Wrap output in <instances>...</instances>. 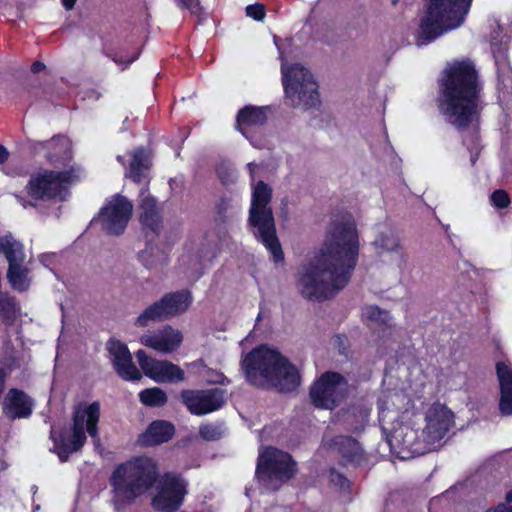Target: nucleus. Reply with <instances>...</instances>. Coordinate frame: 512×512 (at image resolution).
I'll use <instances>...</instances> for the list:
<instances>
[{
    "label": "nucleus",
    "instance_id": "54",
    "mask_svg": "<svg viewBox=\"0 0 512 512\" xmlns=\"http://www.w3.org/2000/svg\"><path fill=\"white\" fill-rule=\"evenodd\" d=\"M91 94H92L93 96H95V99H98V96H99V95H98V94H96V92H95V91H92V92H91Z\"/></svg>",
    "mask_w": 512,
    "mask_h": 512
},
{
    "label": "nucleus",
    "instance_id": "16",
    "mask_svg": "<svg viewBox=\"0 0 512 512\" xmlns=\"http://www.w3.org/2000/svg\"><path fill=\"white\" fill-rule=\"evenodd\" d=\"M426 425L421 431L432 450L441 446L442 440L454 425V414L445 405L434 403L425 415Z\"/></svg>",
    "mask_w": 512,
    "mask_h": 512
},
{
    "label": "nucleus",
    "instance_id": "25",
    "mask_svg": "<svg viewBox=\"0 0 512 512\" xmlns=\"http://www.w3.org/2000/svg\"><path fill=\"white\" fill-rule=\"evenodd\" d=\"M175 433L174 425L166 420H155L138 439L142 446H154L168 442Z\"/></svg>",
    "mask_w": 512,
    "mask_h": 512
},
{
    "label": "nucleus",
    "instance_id": "43",
    "mask_svg": "<svg viewBox=\"0 0 512 512\" xmlns=\"http://www.w3.org/2000/svg\"><path fill=\"white\" fill-rule=\"evenodd\" d=\"M230 207V199L221 198L216 205V211L220 220H224L225 214Z\"/></svg>",
    "mask_w": 512,
    "mask_h": 512
},
{
    "label": "nucleus",
    "instance_id": "42",
    "mask_svg": "<svg viewBox=\"0 0 512 512\" xmlns=\"http://www.w3.org/2000/svg\"><path fill=\"white\" fill-rule=\"evenodd\" d=\"M58 254L56 253H45L41 254L39 257L40 262L47 268H49L52 272L55 273V265L58 262Z\"/></svg>",
    "mask_w": 512,
    "mask_h": 512
},
{
    "label": "nucleus",
    "instance_id": "6",
    "mask_svg": "<svg viewBox=\"0 0 512 512\" xmlns=\"http://www.w3.org/2000/svg\"><path fill=\"white\" fill-rule=\"evenodd\" d=\"M427 1V11L420 24V36L427 42L461 26L472 3V0Z\"/></svg>",
    "mask_w": 512,
    "mask_h": 512
},
{
    "label": "nucleus",
    "instance_id": "40",
    "mask_svg": "<svg viewBox=\"0 0 512 512\" xmlns=\"http://www.w3.org/2000/svg\"><path fill=\"white\" fill-rule=\"evenodd\" d=\"M246 15L254 20L261 21L265 17V8L261 4L248 5L246 7Z\"/></svg>",
    "mask_w": 512,
    "mask_h": 512
},
{
    "label": "nucleus",
    "instance_id": "58",
    "mask_svg": "<svg viewBox=\"0 0 512 512\" xmlns=\"http://www.w3.org/2000/svg\"><path fill=\"white\" fill-rule=\"evenodd\" d=\"M61 3L64 5V0H61Z\"/></svg>",
    "mask_w": 512,
    "mask_h": 512
},
{
    "label": "nucleus",
    "instance_id": "19",
    "mask_svg": "<svg viewBox=\"0 0 512 512\" xmlns=\"http://www.w3.org/2000/svg\"><path fill=\"white\" fill-rule=\"evenodd\" d=\"M106 349L116 373L126 381H138L141 373L132 361L127 345L117 339H109Z\"/></svg>",
    "mask_w": 512,
    "mask_h": 512
},
{
    "label": "nucleus",
    "instance_id": "17",
    "mask_svg": "<svg viewBox=\"0 0 512 512\" xmlns=\"http://www.w3.org/2000/svg\"><path fill=\"white\" fill-rule=\"evenodd\" d=\"M226 392L221 388L205 390H182L180 398L189 412L194 415H205L223 407Z\"/></svg>",
    "mask_w": 512,
    "mask_h": 512
},
{
    "label": "nucleus",
    "instance_id": "21",
    "mask_svg": "<svg viewBox=\"0 0 512 512\" xmlns=\"http://www.w3.org/2000/svg\"><path fill=\"white\" fill-rule=\"evenodd\" d=\"M34 400L25 391L19 388H10L3 402V414L10 420L26 419L33 413Z\"/></svg>",
    "mask_w": 512,
    "mask_h": 512
},
{
    "label": "nucleus",
    "instance_id": "37",
    "mask_svg": "<svg viewBox=\"0 0 512 512\" xmlns=\"http://www.w3.org/2000/svg\"><path fill=\"white\" fill-rule=\"evenodd\" d=\"M216 173L220 181L224 184H230L235 182L237 178L236 169L229 162H222L216 168Z\"/></svg>",
    "mask_w": 512,
    "mask_h": 512
},
{
    "label": "nucleus",
    "instance_id": "10",
    "mask_svg": "<svg viewBox=\"0 0 512 512\" xmlns=\"http://www.w3.org/2000/svg\"><path fill=\"white\" fill-rule=\"evenodd\" d=\"M73 427L71 436L66 439V458L68 454L79 451L86 443V433L95 444L99 443L98 422L100 419V403L81 401L73 406Z\"/></svg>",
    "mask_w": 512,
    "mask_h": 512
},
{
    "label": "nucleus",
    "instance_id": "2",
    "mask_svg": "<svg viewBox=\"0 0 512 512\" xmlns=\"http://www.w3.org/2000/svg\"><path fill=\"white\" fill-rule=\"evenodd\" d=\"M437 105L441 115L458 130L477 120L484 108V87L474 63L454 61L439 80Z\"/></svg>",
    "mask_w": 512,
    "mask_h": 512
},
{
    "label": "nucleus",
    "instance_id": "7",
    "mask_svg": "<svg viewBox=\"0 0 512 512\" xmlns=\"http://www.w3.org/2000/svg\"><path fill=\"white\" fill-rule=\"evenodd\" d=\"M149 158L144 149L138 148L132 154L131 163L126 176L135 183H145L141 189L140 198V222L142 224L145 237L154 240L161 229V217L157 207V202L148 192L149 176Z\"/></svg>",
    "mask_w": 512,
    "mask_h": 512
},
{
    "label": "nucleus",
    "instance_id": "39",
    "mask_svg": "<svg viewBox=\"0 0 512 512\" xmlns=\"http://www.w3.org/2000/svg\"><path fill=\"white\" fill-rule=\"evenodd\" d=\"M492 204L500 209L508 207L510 204V198L506 191L504 190H496L490 196Z\"/></svg>",
    "mask_w": 512,
    "mask_h": 512
},
{
    "label": "nucleus",
    "instance_id": "55",
    "mask_svg": "<svg viewBox=\"0 0 512 512\" xmlns=\"http://www.w3.org/2000/svg\"><path fill=\"white\" fill-rule=\"evenodd\" d=\"M114 61H115L116 63H120V62H121V60H120V59H117V58H114Z\"/></svg>",
    "mask_w": 512,
    "mask_h": 512
},
{
    "label": "nucleus",
    "instance_id": "52",
    "mask_svg": "<svg viewBox=\"0 0 512 512\" xmlns=\"http://www.w3.org/2000/svg\"><path fill=\"white\" fill-rule=\"evenodd\" d=\"M117 161L120 162L121 164H125V161H124V157L123 156H117Z\"/></svg>",
    "mask_w": 512,
    "mask_h": 512
},
{
    "label": "nucleus",
    "instance_id": "5",
    "mask_svg": "<svg viewBox=\"0 0 512 512\" xmlns=\"http://www.w3.org/2000/svg\"><path fill=\"white\" fill-rule=\"evenodd\" d=\"M271 187L263 181H258L252 188L249 224L253 234L271 253L275 263L283 262L284 254L276 234V227L270 202Z\"/></svg>",
    "mask_w": 512,
    "mask_h": 512
},
{
    "label": "nucleus",
    "instance_id": "47",
    "mask_svg": "<svg viewBox=\"0 0 512 512\" xmlns=\"http://www.w3.org/2000/svg\"><path fill=\"white\" fill-rule=\"evenodd\" d=\"M247 168H248V170L250 172L252 181H254V171H255V168H256V164L253 163V162L248 163L247 164Z\"/></svg>",
    "mask_w": 512,
    "mask_h": 512
},
{
    "label": "nucleus",
    "instance_id": "51",
    "mask_svg": "<svg viewBox=\"0 0 512 512\" xmlns=\"http://www.w3.org/2000/svg\"><path fill=\"white\" fill-rule=\"evenodd\" d=\"M506 500L508 502H511L512 503V491H509L507 494H506Z\"/></svg>",
    "mask_w": 512,
    "mask_h": 512
},
{
    "label": "nucleus",
    "instance_id": "22",
    "mask_svg": "<svg viewBox=\"0 0 512 512\" xmlns=\"http://www.w3.org/2000/svg\"><path fill=\"white\" fill-rule=\"evenodd\" d=\"M390 443L391 445L395 443L399 447L417 455H423L433 451L431 446L428 445L426 437L420 436L418 430L408 424H402L394 429Z\"/></svg>",
    "mask_w": 512,
    "mask_h": 512
},
{
    "label": "nucleus",
    "instance_id": "30",
    "mask_svg": "<svg viewBox=\"0 0 512 512\" xmlns=\"http://www.w3.org/2000/svg\"><path fill=\"white\" fill-rule=\"evenodd\" d=\"M29 268L26 262L9 265L6 273L7 280L14 290L26 291L30 286Z\"/></svg>",
    "mask_w": 512,
    "mask_h": 512
},
{
    "label": "nucleus",
    "instance_id": "11",
    "mask_svg": "<svg viewBox=\"0 0 512 512\" xmlns=\"http://www.w3.org/2000/svg\"><path fill=\"white\" fill-rule=\"evenodd\" d=\"M193 301L189 290L165 294L160 300L146 307L134 320L136 327L144 328L153 323L166 321L184 313Z\"/></svg>",
    "mask_w": 512,
    "mask_h": 512
},
{
    "label": "nucleus",
    "instance_id": "27",
    "mask_svg": "<svg viewBox=\"0 0 512 512\" xmlns=\"http://www.w3.org/2000/svg\"><path fill=\"white\" fill-rule=\"evenodd\" d=\"M0 254L6 259L8 266L26 262L24 244L10 232L0 236Z\"/></svg>",
    "mask_w": 512,
    "mask_h": 512
},
{
    "label": "nucleus",
    "instance_id": "53",
    "mask_svg": "<svg viewBox=\"0 0 512 512\" xmlns=\"http://www.w3.org/2000/svg\"><path fill=\"white\" fill-rule=\"evenodd\" d=\"M137 57H138V54H136L134 57H132L131 59H129V60L127 61V65H129V64H131L133 61H135V60L137 59Z\"/></svg>",
    "mask_w": 512,
    "mask_h": 512
},
{
    "label": "nucleus",
    "instance_id": "34",
    "mask_svg": "<svg viewBox=\"0 0 512 512\" xmlns=\"http://www.w3.org/2000/svg\"><path fill=\"white\" fill-rule=\"evenodd\" d=\"M223 424L205 423L199 427V435L206 441L219 440L224 434Z\"/></svg>",
    "mask_w": 512,
    "mask_h": 512
},
{
    "label": "nucleus",
    "instance_id": "28",
    "mask_svg": "<svg viewBox=\"0 0 512 512\" xmlns=\"http://www.w3.org/2000/svg\"><path fill=\"white\" fill-rule=\"evenodd\" d=\"M21 316V305L8 291H0V321L6 327L15 325Z\"/></svg>",
    "mask_w": 512,
    "mask_h": 512
},
{
    "label": "nucleus",
    "instance_id": "26",
    "mask_svg": "<svg viewBox=\"0 0 512 512\" xmlns=\"http://www.w3.org/2000/svg\"><path fill=\"white\" fill-rule=\"evenodd\" d=\"M497 376L500 383L499 410L502 415H512V370L503 362L496 365Z\"/></svg>",
    "mask_w": 512,
    "mask_h": 512
},
{
    "label": "nucleus",
    "instance_id": "24",
    "mask_svg": "<svg viewBox=\"0 0 512 512\" xmlns=\"http://www.w3.org/2000/svg\"><path fill=\"white\" fill-rule=\"evenodd\" d=\"M268 108L247 105L240 109L236 116V128L246 138L251 129L261 127L266 124Z\"/></svg>",
    "mask_w": 512,
    "mask_h": 512
},
{
    "label": "nucleus",
    "instance_id": "15",
    "mask_svg": "<svg viewBox=\"0 0 512 512\" xmlns=\"http://www.w3.org/2000/svg\"><path fill=\"white\" fill-rule=\"evenodd\" d=\"M187 482L180 476L167 473L163 476L152 506L160 512H175L187 494Z\"/></svg>",
    "mask_w": 512,
    "mask_h": 512
},
{
    "label": "nucleus",
    "instance_id": "38",
    "mask_svg": "<svg viewBox=\"0 0 512 512\" xmlns=\"http://www.w3.org/2000/svg\"><path fill=\"white\" fill-rule=\"evenodd\" d=\"M180 9L188 10L191 15L200 17L203 14V8L199 0H174Z\"/></svg>",
    "mask_w": 512,
    "mask_h": 512
},
{
    "label": "nucleus",
    "instance_id": "23",
    "mask_svg": "<svg viewBox=\"0 0 512 512\" xmlns=\"http://www.w3.org/2000/svg\"><path fill=\"white\" fill-rule=\"evenodd\" d=\"M373 245L379 255L385 252L392 253L399 268H403L407 264L408 254L392 230L379 233L374 239Z\"/></svg>",
    "mask_w": 512,
    "mask_h": 512
},
{
    "label": "nucleus",
    "instance_id": "3",
    "mask_svg": "<svg viewBox=\"0 0 512 512\" xmlns=\"http://www.w3.org/2000/svg\"><path fill=\"white\" fill-rule=\"evenodd\" d=\"M247 380L258 387L294 391L301 382L298 369L280 352L265 345L253 349L242 361Z\"/></svg>",
    "mask_w": 512,
    "mask_h": 512
},
{
    "label": "nucleus",
    "instance_id": "20",
    "mask_svg": "<svg viewBox=\"0 0 512 512\" xmlns=\"http://www.w3.org/2000/svg\"><path fill=\"white\" fill-rule=\"evenodd\" d=\"M140 343L162 354L175 352L183 342L181 331L170 325H165L155 331H148L141 335Z\"/></svg>",
    "mask_w": 512,
    "mask_h": 512
},
{
    "label": "nucleus",
    "instance_id": "56",
    "mask_svg": "<svg viewBox=\"0 0 512 512\" xmlns=\"http://www.w3.org/2000/svg\"><path fill=\"white\" fill-rule=\"evenodd\" d=\"M127 66H128L127 64H126V66H123V67H122V70H125Z\"/></svg>",
    "mask_w": 512,
    "mask_h": 512
},
{
    "label": "nucleus",
    "instance_id": "46",
    "mask_svg": "<svg viewBox=\"0 0 512 512\" xmlns=\"http://www.w3.org/2000/svg\"><path fill=\"white\" fill-rule=\"evenodd\" d=\"M9 158V152L7 148L0 144V164H4Z\"/></svg>",
    "mask_w": 512,
    "mask_h": 512
},
{
    "label": "nucleus",
    "instance_id": "9",
    "mask_svg": "<svg viewBox=\"0 0 512 512\" xmlns=\"http://www.w3.org/2000/svg\"><path fill=\"white\" fill-rule=\"evenodd\" d=\"M295 473L296 463L287 452L271 446L260 451L256 466V477L268 488L277 490Z\"/></svg>",
    "mask_w": 512,
    "mask_h": 512
},
{
    "label": "nucleus",
    "instance_id": "12",
    "mask_svg": "<svg viewBox=\"0 0 512 512\" xmlns=\"http://www.w3.org/2000/svg\"><path fill=\"white\" fill-rule=\"evenodd\" d=\"M64 190V170L40 169L30 175L25 186L29 200H23L24 208L37 207L39 202L56 200Z\"/></svg>",
    "mask_w": 512,
    "mask_h": 512
},
{
    "label": "nucleus",
    "instance_id": "14",
    "mask_svg": "<svg viewBox=\"0 0 512 512\" xmlns=\"http://www.w3.org/2000/svg\"><path fill=\"white\" fill-rule=\"evenodd\" d=\"M347 386L344 377L337 372H326L310 389V398L316 407L333 409L343 398Z\"/></svg>",
    "mask_w": 512,
    "mask_h": 512
},
{
    "label": "nucleus",
    "instance_id": "29",
    "mask_svg": "<svg viewBox=\"0 0 512 512\" xmlns=\"http://www.w3.org/2000/svg\"><path fill=\"white\" fill-rule=\"evenodd\" d=\"M333 447L351 463L358 464L363 459V450L360 444L349 436H336L332 440Z\"/></svg>",
    "mask_w": 512,
    "mask_h": 512
},
{
    "label": "nucleus",
    "instance_id": "13",
    "mask_svg": "<svg viewBox=\"0 0 512 512\" xmlns=\"http://www.w3.org/2000/svg\"><path fill=\"white\" fill-rule=\"evenodd\" d=\"M133 211V204L125 196L115 194L108 198L93 222H99L102 230L110 235L124 232Z\"/></svg>",
    "mask_w": 512,
    "mask_h": 512
},
{
    "label": "nucleus",
    "instance_id": "4",
    "mask_svg": "<svg viewBox=\"0 0 512 512\" xmlns=\"http://www.w3.org/2000/svg\"><path fill=\"white\" fill-rule=\"evenodd\" d=\"M157 477L156 463L148 457H138L118 465L109 479L110 501L115 512H124L132 506L154 485Z\"/></svg>",
    "mask_w": 512,
    "mask_h": 512
},
{
    "label": "nucleus",
    "instance_id": "49",
    "mask_svg": "<svg viewBox=\"0 0 512 512\" xmlns=\"http://www.w3.org/2000/svg\"><path fill=\"white\" fill-rule=\"evenodd\" d=\"M62 139V136L61 135H55L53 136L49 141H48V144L49 145H53L54 142L56 141H60Z\"/></svg>",
    "mask_w": 512,
    "mask_h": 512
},
{
    "label": "nucleus",
    "instance_id": "45",
    "mask_svg": "<svg viewBox=\"0 0 512 512\" xmlns=\"http://www.w3.org/2000/svg\"><path fill=\"white\" fill-rule=\"evenodd\" d=\"M46 68L45 64L42 61H34L31 64L30 70L32 73L37 74L43 71Z\"/></svg>",
    "mask_w": 512,
    "mask_h": 512
},
{
    "label": "nucleus",
    "instance_id": "44",
    "mask_svg": "<svg viewBox=\"0 0 512 512\" xmlns=\"http://www.w3.org/2000/svg\"><path fill=\"white\" fill-rule=\"evenodd\" d=\"M59 308H60V311H61V319H60L61 330H60V335H59V338H58V347H57V356H56L57 359L60 358L61 353H62L61 343H62V337L64 335V309H65L64 303H60L59 304Z\"/></svg>",
    "mask_w": 512,
    "mask_h": 512
},
{
    "label": "nucleus",
    "instance_id": "8",
    "mask_svg": "<svg viewBox=\"0 0 512 512\" xmlns=\"http://www.w3.org/2000/svg\"><path fill=\"white\" fill-rule=\"evenodd\" d=\"M282 82L292 107L307 110L319 105L318 85L304 66L294 64L288 69L282 67Z\"/></svg>",
    "mask_w": 512,
    "mask_h": 512
},
{
    "label": "nucleus",
    "instance_id": "57",
    "mask_svg": "<svg viewBox=\"0 0 512 512\" xmlns=\"http://www.w3.org/2000/svg\"><path fill=\"white\" fill-rule=\"evenodd\" d=\"M127 66H128L127 64H126V66H123V67H122V70H125Z\"/></svg>",
    "mask_w": 512,
    "mask_h": 512
},
{
    "label": "nucleus",
    "instance_id": "35",
    "mask_svg": "<svg viewBox=\"0 0 512 512\" xmlns=\"http://www.w3.org/2000/svg\"><path fill=\"white\" fill-rule=\"evenodd\" d=\"M86 178L85 169L76 163L69 165L66 162V190L82 182Z\"/></svg>",
    "mask_w": 512,
    "mask_h": 512
},
{
    "label": "nucleus",
    "instance_id": "33",
    "mask_svg": "<svg viewBox=\"0 0 512 512\" xmlns=\"http://www.w3.org/2000/svg\"><path fill=\"white\" fill-rule=\"evenodd\" d=\"M363 316L372 323L391 326V317L385 310H381L377 306H366L362 311Z\"/></svg>",
    "mask_w": 512,
    "mask_h": 512
},
{
    "label": "nucleus",
    "instance_id": "1",
    "mask_svg": "<svg viewBox=\"0 0 512 512\" xmlns=\"http://www.w3.org/2000/svg\"><path fill=\"white\" fill-rule=\"evenodd\" d=\"M359 255V238L351 216L333 220L319 253L303 264L297 287L308 300L334 297L349 282Z\"/></svg>",
    "mask_w": 512,
    "mask_h": 512
},
{
    "label": "nucleus",
    "instance_id": "32",
    "mask_svg": "<svg viewBox=\"0 0 512 512\" xmlns=\"http://www.w3.org/2000/svg\"><path fill=\"white\" fill-rule=\"evenodd\" d=\"M139 399L146 406L160 407L166 404L167 395L161 388L153 387L142 390Z\"/></svg>",
    "mask_w": 512,
    "mask_h": 512
},
{
    "label": "nucleus",
    "instance_id": "31",
    "mask_svg": "<svg viewBox=\"0 0 512 512\" xmlns=\"http://www.w3.org/2000/svg\"><path fill=\"white\" fill-rule=\"evenodd\" d=\"M146 239V247L139 252L138 258L147 268H155L159 264H162L165 260V256L157 247L151 244L153 240H149V238Z\"/></svg>",
    "mask_w": 512,
    "mask_h": 512
},
{
    "label": "nucleus",
    "instance_id": "36",
    "mask_svg": "<svg viewBox=\"0 0 512 512\" xmlns=\"http://www.w3.org/2000/svg\"><path fill=\"white\" fill-rule=\"evenodd\" d=\"M50 438L54 443L52 451L57 454L61 462H64V428L51 426Z\"/></svg>",
    "mask_w": 512,
    "mask_h": 512
},
{
    "label": "nucleus",
    "instance_id": "50",
    "mask_svg": "<svg viewBox=\"0 0 512 512\" xmlns=\"http://www.w3.org/2000/svg\"><path fill=\"white\" fill-rule=\"evenodd\" d=\"M379 417H380V419H383L385 417V409L380 404H379Z\"/></svg>",
    "mask_w": 512,
    "mask_h": 512
},
{
    "label": "nucleus",
    "instance_id": "41",
    "mask_svg": "<svg viewBox=\"0 0 512 512\" xmlns=\"http://www.w3.org/2000/svg\"><path fill=\"white\" fill-rule=\"evenodd\" d=\"M330 481L340 489L347 488L349 484L348 479L343 474L337 472L335 469L330 470Z\"/></svg>",
    "mask_w": 512,
    "mask_h": 512
},
{
    "label": "nucleus",
    "instance_id": "48",
    "mask_svg": "<svg viewBox=\"0 0 512 512\" xmlns=\"http://www.w3.org/2000/svg\"><path fill=\"white\" fill-rule=\"evenodd\" d=\"M76 1L77 0H66V11L71 10L74 7Z\"/></svg>",
    "mask_w": 512,
    "mask_h": 512
},
{
    "label": "nucleus",
    "instance_id": "18",
    "mask_svg": "<svg viewBox=\"0 0 512 512\" xmlns=\"http://www.w3.org/2000/svg\"><path fill=\"white\" fill-rule=\"evenodd\" d=\"M143 373L158 383H177L185 378L184 371L167 360H157L140 349L135 353Z\"/></svg>",
    "mask_w": 512,
    "mask_h": 512
}]
</instances>
